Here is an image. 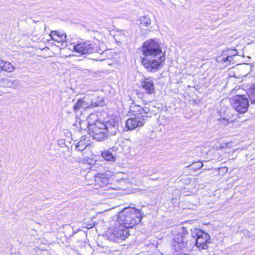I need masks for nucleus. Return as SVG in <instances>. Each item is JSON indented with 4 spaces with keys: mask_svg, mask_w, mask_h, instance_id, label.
<instances>
[{
    "mask_svg": "<svg viewBox=\"0 0 255 255\" xmlns=\"http://www.w3.org/2000/svg\"><path fill=\"white\" fill-rule=\"evenodd\" d=\"M104 128L108 136L116 135L119 131V118L116 116L111 117L104 123Z\"/></svg>",
    "mask_w": 255,
    "mask_h": 255,
    "instance_id": "obj_9",
    "label": "nucleus"
},
{
    "mask_svg": "<svg viewBox=\"0 0 255 255\" xmlns=\"http://www.w3.org/2000/svg\"><path fill=\"white\" fill-rule=\"evenodd\" d=\"M191 237V242H193V245L195 243L198 248L202 250L208 248L207 244L210 243V236L208 233L201 230L195 229L192 232Z\"/></svg>",
    "mask_w": 255,
    "mask_h": 255,
    "instance_id": "obj_6",
    "label": "nucleus"
},
{
    "mask_svg": "<svg viewBox=\"0 0 255 255\" xmlns=\"http://www.w3.org/2000/svg\"><path fill=\"white\" fill-rule=\"evenodd\" d=\"M21 85V81L9 78H5L0 81V88L7 87L16 89Z\"/></svg>",
    "mask_w": 255,
    "mask_h": 255,
    "instance_id": "obj_13",
    "label": "nucleus"
},
{
    "mask_svg": "<svg viewBox=\"0 0 255 255\" xmlns=\"http://www.w3.org/2000/svg\"><path fill=\"white\" fill-rule=\"evenodd\" d=\"M141 51L143 55L142 64L148 71H156L165 61L164 53L159 43L154 40L150 39L144 42Z\"/></svg>",
    "mask_w": 255,
    "mask_h": 255,
    "instance_id": "obj_1",
    "label": "nucleus"
},
{
    "mask_svg": "<svg viewBox=\"0 0 255 255\" xmlns=\"http://www.w3.org/2000/svg\"><path fill=\"white\" fill-rule=\"evenodd\" d=\"M93 102H96L97 103H99L100 105L98 106H101L103 105V100L102 98H98V99H97L96 101H93Z\"/></svg>",
    "mask_w": 255,
    "mask_h": 255,
    "instance_id": "obj_24",
    "label": "nucleus"
},
{
    "mask_svg": "<svg viewBox=\"0 0 255 255\" xmlns=\"http://www.w3.org/2000/svg\"><path fill=\"white\" fill-rule=\"evenodd\" d=\"M222 169L224 170V171L225 170L226 172H227L228 170V169L226 167L223 168Z\"/></svg>",
    "mask_w": 255,
    "mask_h": 255,
    "instance_id": "obj_26",
    "label": "nucleus"
},
{
    "mask_svg": "<svg viewBox=\"0 0 255 255\" xmlns=\"http://www.w3.org/2000/svg\"><path fill=\"white\" fill-rule=\"evenodd\" d=\"M130 112L134 117L139 116L146 120L147 118L150 117L148 115L149 113L139 105H132L130 107Z\"/></svg>",
    "mask_w": 255,
    "mask_h": 255,
    "instance_id": "obj_14",
    "label": "nucleus"
},
{
    "mask_svg": "<svg viewBox=\"0 0 255 255\" xmlns=\"http://www.w3.org/2000/svg\"><path fill=\"white\" fill-rule=\"evenodd\" d=\"M219 124L221 126H226L228 125L229 121L228 120L225 118H221L219 120Z\"/></svg>",
    "mask_w": 255,
    "mask_h": 255,
    "instance_id": "obj_23",
    "label": "nucleus"
},
{
    "mask_svg": "<svg viewBox=\"0 0 255 255\" xmlns=\"http://www.w3.org/2000/svg\"><path fill=\"white\" fill-rule=\"evenodd\" d=\"M145 121V118L139 116L129 118L126 122V127L128 130H132L136 128L143 126Z\"/></svg>",
    "mask_w": 255,
    "mask_h": 255,
    "instance_id": "obj_12",
    "label": "nucleus"
},
{
    "mask_svg": "<svg viewBox=\"0 0 255 255\" xmlns=\"http://www.w3.org/2000/svg\"><path fill=\"white\" fill-rule=\"evenodd\" d=\"M73 50L81 55L93 53L97 51V48H95L93 44L90 41L80 42L74 45Z\"/></svg>",
    "mask_w": 255,
    "mask_h": 255,
    "instance_id": "obj_8",
    "label": "nucleus"
},
{
    "mask_svg": "<svg viewBox=\"0 0 255 255\" xmlns=\"http://www.w3.org/2000/svg\"><path fill=\"white\" fill-rule=\"evenodd\" d=\"M249 97L251 103L255 104V84L251 88Z\"/></svg>",
    "mask_w": 255,
    "mask_h": 255,
    "instance_id": "obj_22",
    "label": "nucleus"
},
{
    "mask_svg": "<svg viewBox=\"0 0 255 255\" xmlns=\"http://www.w3.org/2000/svg\"><path fill=\"white\" fill-rule=\"evenodd\" d=\"M95 189H98L99 187H107L108 189H115L109 184V179L105 173H99L94 177Z\"/></svg>",
    "mask_w": 255,
    "mask_h": 255,
    "instance_id": "obj_11",
    "label": "nucleus"
},
{
    "mask_svg": "<svg viewBox=\"0 0 255 255\" xmlns=\"http://www.w3.org/2000/svg\"><path fill=\"white\" fill-rule=\"evenodd\" d=\"M102 156L107 161H115V156L114 155L110 150H104L103 151L102 153Z\"/></svg>",
    "mask_w": 255,
    "mask_h": 255,
    "instance_id": "obj_21",
    "label": "nucleus"
},
{
    "mask_svg": "<svg viewBox=\"0 0 255 255\" xmlns=\"http://www.w3.org/2000/svg\"><path fill=\"white\" fill-rule=\"evenodd\" d=\"M100 104L89 99L88 97H84L77 100L75 104L73 110L75 112L81 109H86L98 107Z\"/></svg>",
    "mask_w": 255,
    "mask_h": 255,
    "instance_id": "obj_10",
    "label": "nucleus"
},
{
    "mask_svg": "<svg viewBox=\"0 0 255 255\" xmlns=\"http://www.w3.org/2000/svg\"><path fill=\"white\" fill-rule=\"evenodd\" d=\"M151 24V20L148 16H142L139 19L138 24L141 28L149 26Z\"/></svg>",
    "mask_w": 255,
    "mask_h": 255,
    "instance_id": "obj_20",
    "label": "nucleus"
},
{
    "mask_svg": "<svg viewBox=\"0 0 255 255\" xmlns=\"http://www.w3.org/2000/svg\"><path fill=\"white\" fill-rule=\"evenodd\" d=\"M190 237L187 231H183L178 233L174 238L172 245L174 249L177 252L183 250H191L193 246V242L188 240Z\"/></svg>",
    "mask_w": 255,
    "mask_h": 255,
    "instance_id": "obj_4",
    "label": "nucleus"
},
{
    "mask_svg": "<svg viewBox=\"0 0 255 255\" xmlns=\"http://www.w3.org/2000/svg\"><path fill=\"white\" fill-rule=\"evenodd\" d=\"M50 36L53 40L59 42H64L66 41V35L59 31H51Z\"/></svg>",
    "mask_w": 255,
    "mask_h": 255,
    "instance_id": "obj_17",
    "label": "nucleus"
},
{
    "mask_svg": "<svg viewBox=\"0 0 255 255\" xmlns=\"http://www.w3.org/2000/svg\"><path fill=\"white\" fill-rule=\"evenodd\" d=\"M238 51L236 49H228L223 52V55L226 56L225 58L223 57L221 61L230 64L233 60V57L237 55Z\"/></svg>",
    "mask_w": 255,
    "mask_h": 255,
    "instance_id": "obj_16",
    "label": "nucleus"
},
{
    "mask_svg": "<svg viewBox=\"0 0 255 255\" xmlns=\"http://www.w3.org/2000/svg\"><path fill=\"white\" fill-rule=\"evenodd\" d=\"M0 69L7 72H12L15 70V67L10 62L3 61L0 58Z\"/></svg>",
    "mask_w": 255,
    "mask_h": 255,
    "instance_id": "obj_18",
    "label": "nucleus"
},
{
    "mask_svg": "<svg viewBox=\"0 0 255 255\" xmlns=\"http://www.w3.org/2000/svg\"><path fill=\"white\" fill-rule=\"evenodd\" d=\"M203 166V163L202 162L198 163V168H201Z\"/></svg>",
    "mask_w": 255,
    "mask_h": 255,
    "instance_id": "obj_25",
    "label": "nucleus"
},
{
    "mask_svg": "<svg viewBox=\"0 0 255 255\" xmlns=\"http://www.w3.org/2000/svg\"><path fill=\"white\" fill-rule=\"evenodd\" d=\"M128 235V229L120 224L114 228L109 229L106 234L109 240L117 243L125 240Z\"/></svg>",
    "mask_w": 255,
    "mask_h": 255,
    "instance_id": "obj_5",
    "label": "nucleus"
},
{
    "mask_svg": "<svg viewBox=\"0 0 255 255\" xmlns=\"http://www.w3.org/2000/svg\"><path fill=\"white\" fill-rule=\"evenodd\" d=\"M89 134L98 141L104 140L108 135L104 128V123L98 120L96 114H92L87 118Z\"/></svg>",
    "mask_w": 255,
    "mask_h": 255,
    "instance_id": "obj_3",
    "label": "nucleus"
},
{
    "mask_svg": "<svg viewBox=\"0 0 255 255\" xmlns=\"http://www.w3.org/2000/svg\"><path fill=\"white\" fill-rule=\"evenodd\" d=\"M142 215L140 210L135 208H125L119 213L118 218L119 224L126 228H132L140 223Z\"/></svg>",
    "mask_w": 255,
    "mask_h": 255,
    "instance_id": "obj_2",
    "label": "nucleus"
},
{
    "mask_svg": "<svg viewBox=\"0 0 255 255\" xmlns=\"http://www.w3.org/2000/svg\"><path fill=\"white\" fill-rule=\"evenodd\" d=\"M90 145V140L85 137L82 136L81 139L76 145V148L80 151L85 150Z\"/></svg>",
    "mask_w": 255,
    "mask_h": 255,
    "instance_id": "obj_19",
    "label": "nucleus"
},
{
    "mask_svg": "<svg viewBox=\"0 0 255 255\" xmlns=\"http://www.w3.org/2000/svg\"><path fill=\"white\" fill-rule=\"evenodd\" d=\"M141 86L143 89L146 91L147 94H152L155 93L151 78H145L141 82Z\"/></svg>",
    "mask_w": 255,
    "mask_h": 255,
    "instance_id": "obj_15",
    "label": "nucleus"
},
{
    "mask_svg": "<svg viewBox=\"0 0 255 255\" xmlns=\"http://www.w3.org/2000/svg\"><path fill=\"white\" fill-rule=\"evenodd\" d=\"M232 105L238 113L244 114L248 110L249 102L248 99L244 96L238 95L235 97Z\"/></svg>",
    "mask_w": 255,
    "mask_h": 255,
    "instance_id": "obj_7",
    "label": "nucleus"
}]
</instances>
